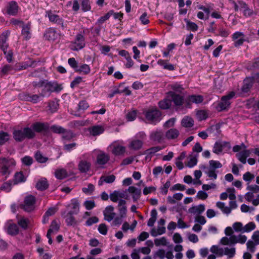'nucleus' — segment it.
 Masks as SVG:
<instances>
[{"mask_svg":"<svg viewBox=\"0 0 259 259\" xmlns=\"http://www.w3.org/2000/svg\"><path fill=\"white\" fill-rule=\"evenodd\" d=\"M91 71V68L89 65L87 64H82L80 66H78L76 69V72L83 74L84 75H87L90 73Z\"/></svg>","mask_w":259,"mask_h":259,"instance_id":"34","label":"nucleus"},{"mask_svg":"<svg viewBox=\"0 0 259 259\" xmlns=\"http://www.w3.org/2000/svg\"><path fill=\"white\" fill-rule=\"evenodd\" d=\"M9 139V135L4 132H0V145L4 144Z\"/></svg>","mask_w":259,"mask_h":259,"instance_id":"46","label":"nucleus"},{"mask_svg":"<svg viewBox=\"0 0 259 259\" xmlns=\"http://www.w3.org/2000/svg\"><path fill=\"white\" fill-rule=\"evenodd\" d=\"M44 36L48 40H54L57 39L58 34L54 28H50L45 33Z\"/></svg>","mask_w":259,"mask_h":259,"instance_id":"26","label":"nucleus"},{"mask_svg":"<svg viewBox=\"0 0 259 259\" xmlns=\"http://www.w3.org/2000/svg\"><path fill=\"white\" fill-rule=\"evenodd\" d=\"M30 128L35 133L47 132L49 130V125L47 122H36L32 124Z\"/></svg>","mask_w":259,"mask_h":259,"instance_id":"10","label":"nucleus"},{"mask_svg":"<svg viewBox=\"0 0 259 259\" xmlns=\"http://www.w3.org/2000/svg\"><path fill=\"white\" fill-rule=\"evenodd\" d=\"M55 175L59 180L65 179L68 176L66 170L63 168L57 169L55 172Z\"/></svg>","mask_w":259,"mask_h":259,"instance_id":"38","label":"nucleus"},{"mask_svg":"<svg viewBox=\"0 0 259 259\" xmlns=\"http://www.w3.org/2000/svg\"><path fill=\"white\" fill-rule=\"evenodd\" d=\"M46 13V16L48 17L51 22L56 24L57 25L60 26L63 29L64 28L63 19L59 16L56 14L55 12L47 11Z\"/></svg>","mask_w":259,"mask_h":259,"instance_id":"8","label":"nucleus"},{"mask_svg":"<svg viewBox=\"0 0 259 259\" xmlns=\"http://www.w3.org/2000/svg\"><path fill=\"white\" fill-rule=\"evenodd\" d=\"M58 105V104L55 101L50 102L49 103L48 106L49 107V110L50 112L51 113H54L57 111Z\"/></svg>","mask_w":259,"mask_h":259,"instance_id":"56","label":"nucleus"},{"mask_svg":"<svg viewBox=\"0 0 259 259\" xmlns=\"http://www.w3.org/2000/svg\"><path fill=\"white\" fill-rule=\"evenodd\" d=\"M10 34V30H6L2 33L0 36V49L6 54V50H7L9 47V44L7 42L8 37Z\"/></svg>","mask_w":259,"mask_h":259,"instance_id":"11","label":"nucleus"},{"mask_svg":"<svg viewBox=\"0 0 259 259\" xmlns=\"http://www.w3.org/2000/svg\"><path fill=\"white\" fill-rule=\"evenodd\" d=\"M84 205L87 210H91L95 207V203L93 200H87L84 203Z\"/></svg>","mask_w":259,"mask_h":259,"instance_id":"63","label":"nucleus"},{"mask_svg":"<svg viewBox=\"0 0 259 259\" xmlns=\"http://www.w3.org/2000/svg\"><path fill=\"white\" fill-rule=\"evenodd\" d=\"M143 145V142L139 140H133L130 145V147L134 150H138L141 149Z\"/></svg>","mask_w":259,"mask_h":259,"instance_id":"39","label":"nucleus"},{"mask_svg":"<svg viewBox=\"0 0 259 259\" xmlns=\"http://www.w3.org/2000/svg\"><path fill=\"white\" fill-rule=\"evenodd\" d=\"M36 189L40 191L46 190L49 187V184L47 179L45 178H41L36 184Z\"/></svg>","mask_w":259,"mask_h":259,"instance_id":"27","label":"nucleus"},{"mask_svg":"<svg viewBox=\"0 0 259 259\" xmlns=\"http://www.w3.org/2000/svg\"><path fill=\"white\" fill-rule=\"evenodd\" d=\"M15 164V162L12 159L0 158V173L2 175L5 176V178H7L11 172L9 169L10 166Z\"/></svg>","mask_w":259,"mask_h":259,"instance_id":"5","label":"nucleus"},{"mask_svg":"<svg viewBox=\"0 0 259 259\" xmlns=\"http://www.w3.org/2000/svg\"><path fill=\"white\" fill-rule=\"evenodd\" d=\"M73 213L70 212H68L66 213V211L62 212L61 215L65 219V222L67 226H75L77 224V222L73 217Z\"/></svg>","mask_w":259,"mask_h":259,"instance_id":"14","label":"nucleus"},{"mask_svg":"<svg viewBox=\"0 0 259 259\" xmlns=\"http://www.w3.org/2000/svg\"><path fill=\"white\" fill-rule=\"evenodd\" d=\"M99 222V219L97 217H93L89 218L85 222V225L87 226H91L94 224H96Z\"/></svg>","mask_w":259,"mask_h":259,"instance_id":"59","label":"nucleus"},{"mask_svg":"<svg viewBox=\"0 0 259 259\" xmlns=\"http://www.w3.org/2000/svg\"><path fill=\"white\" fill-rule=\"evenodd\" d=\"M179 131L176 128H170L165 133V137L168 140L176 139L179 135Z\"/></svg>","mask_w":259,"mask_h":259,"instance_id":"28","label":"nucleus"},{"mask_svg":"<svg viewBox=\"0 0 259 259\" xmlns=\"http://www.w3.org/2000/svg\"><path fill=\"white\" fill-rule=\"evenodd\" d=\"M249 67L250 69H259V57L254 58L249 63Z\"/></svg>","mask_w":259,"mask_h":259,"instance_id":"49","label":"nucleus"},{"mask_svg":"<svg viewBox=\"0 0 259 259\" xmlns=\"http://www.w3.org/2000/svg\"><path fill=\"white\" fill-rule=\"evenodd\" d=\"M85 39L81 33H77L73 41L70 42V49L74 51H78L84 48L85 46Z\"/></svg>","mask_w":259,"mask_h":259,"instance_id":"3","label":"nucleus"},{"mask_svg":"<svg viewBox=\"0 0 259 259\" xmlns=\"http://www.w3.org/2000/svg\"><path fill=\"white\" fill-rule=\"evenodd\" d=\"M255 243L252 240H248L246 243V246L247 247V249H249V250L253 253L255 251Z\"/></svg>","mask_w":259,"mask_h":259,"instance_id":"64","label":"nucleus"},{"mask_svg":"<svg viewBox=\"0 0 259 259\" xmlns=\"http://www.w3.org/2000/svg\"><path fill=\"white\" fill-rule=\"evenodd\" d=\"M161 115L160 111L156 108L149 109L145 114L146 120L154 124L161 120Z\"/></svg>","mask_w":259,"mask_h":259,"instance_id":"4","label":"nucleus"},{"mask_svg":"<svg viewBox=\"0 0 259 259\" xmlns=\"http://www.w3.org/2000/svg\"><path fill=\"white\" fill-rule=\"evenodd\" d=\"M72 208L73 210H71L69 212L77 214L79 210V204L78 202L76 200H73L71 201Z\"/></svg>","mask_w":259,"mask_h":259,"instance_id":"42","label":"nucleus"},{"mask_svg":"<svg viewBox=\"0 0 259 259\" xmlns=\"http://www.w3.org/2000/svg\"><path fill=\"white\" fill-rule=\"evenodd\" d=\"M236 157L243 164L246 163L247 157H246L245 154L242 151L236 153Z\"/></svg>","mask_w":259,"mask_h":259,"instance_id":"52","label":"nucleus"},{"mask_svg":"<svg viewBox=\"0 0 259 259\" xmlns=\"http://www.w3.org/2000/svg\"><path fill=\"white\" fill-rule=\"evenodd\" d=\"M186 189V186L181 184H177L174 185L172 187L170 188L171 191L176 190L184 191Z\"/></svg>","mask_w":259,"mask_h":259,"instance_id":"61","label":"nucleus"},{"mask_svg":"<svg viewBox=\"0 0 259 259\" xmlns=\"http://www.w3.org/2000/svg\"><path fill=\"white\" fill-rule=\"evenodd\" d=\"M219 34L215 33V36H221L223 37H227L230 34V31L223 28H220Z\"/></svg>","mask_w":259,"mask_h":259,"instance_id":"57","label":"nucleus"},{"mask_svg":"<svg viewBox=\"0 0 259 259\" xmlns=\"http://www.w3.org/2000/svg\"><path fill=\"white\" fill-rule=\"evenodd\" d=\"M30 29V23H28L26 24H23L21 34L24 36V38L26 40H29L31 38Z\"/></svg>","mask_w":259,"mask_h":259,"instance_id":"21","label":"nucleus"},{"mask_svg":"<svg viewBox=\"0 0 259 259\" xmlns=\"http://www.w3.org/2000/svg\"><path fill=\"white\" fill-rule=\"evenodd\" d=\"M209 167L211 168H214L215 170L216 168H219L222 167V164L219 161L211 160L209 161Z\"/></svg>","mask_w":259,"mask_h":259,"instance_id":"53","label":"nucleus"},{"mask_svg":"<svg viewBox=\"0 0 259 259\" xmlns=\"http://www.w3.org/2000/svg\"><path fill=\"white\" fill-rule=\"evenodd\" d=\"M255 228V224L253 222H249L243 227V233L249 232L253 230Z\"/></svg>","mask_w":259,"mask_h":259,"instance_id":"47","label":"nucleus"},{"mask_svg":"<svg viewBox=\"0 0 259 259\" xmlns=\"http://www.w3.org/2000/svg\"><path fill=\"white\" fill-rule=\"evenodd\" d=\"M109 159V156L107 154L102 152L97 155V162L99 165H104L108 162Z\"/></svg>","mask_w":259,"mask_h":259,"instance_id":"24","label":"nucleus"},{"mask_svg":"<svg viewBox=\"0 0 259 259\" xmlns=\"http://www.w3.org/2000/svg\"><path fill=\"white\" fill-rule=\"evenodd\" d=\"M41 96V93L39 95H30L26 94L24 95V99L26 101L32 102L33 103H36L43 99Z\"/></svg>","mask_w":259,"mask_h":259,"instance_id":"19","label":"nucleus"},{"mask_svg":"<svg viewBox=\"0 0 259 259\" xmlns=\"http://www.w3.org/2000/svg\"><path fill=\"white\" fill-rule=\"evenodd\" d=\"M19 229L16 224H10L7 228V233L11 235H16L19 233Z\"/></svg>","mask_w":259,"mask_h":259,"instance_id":"31","label":"nucleus"},{"mask_svg":"<svg viewBox=\"0 0 259 259\" xmlns=\"http://www.w3.org/2000/svg\"><path fill=\"white\" fill-rule=\"evenodd\" d=\"M197 118L199 121L205 120L207 117V114L204 110H199L196 113Z\"/></svg>","mask_w":259,"mask_h":259,"instance_id":"45","label":"nucleus"},{"mask_svg":"<svg viewBox=\"0 0 259 259\" xmlns=\"http://www.w3.org/2000/svg\"><path fill=\"white\" fill-rule=\"evenodd\" d=\"M126 201L123 199H120L118 201V207L119 212V215L121 217H125L127 212V207L126 206Z\"/></svg>","mask_w":259,"mask_h":259,"instance_id":"25","label":"nucleus"},{"mask_svg":"<svg viewBox=\"0 0 259 259\" xmlns=\"http://www.w3.org/2000/svg\"><path fill=\"white\" fill-rule=\"evenodd\" d=\"M115 180V176L113 175L107 176H103L100 178L98 182V185L99 186H102L104 182L106 183H112L114 182Z\"/></svg>","mask_w":259,"mask_h":259,"instance_id":"29","label":"nucleus"},{"mask_svg":"<svg viewBox=\"0 0 259 259\" xmlns=\"http://www.w3.org/2000/svg\"><path fill=\"white\" fill-rule=\"evenodd\" d=\"M89 107L88 103L85 100L80 101L78 104V111H84Z\"/></svg>","mask_w":259,"mask_h":259,"instance_id":"50","label":"nucleus"},{"mask_svg":"<svg viewBox=\"0 0 259 259\" xmlns=\"http://www.w3.org/2000/svg\"><path fill=\"white\" fill-rule=\"evenodd\" d=\"M68 63L69 65L73 68L76 72V69L78 68V66L77 65V62L75 60L74 58H70L68 60Z\"/></svg>","mask_w":259,"mask_h":259,"instance_id":"62","label":"nucleus"},{"mask_svg":"<svg viewBox=\"0 0 259 259\" xmlns=\"http://www.w3.org/2000/svg\"><path fill=\"white\" fill-rule=\"evenodd\" d=\"M36 199L34 196L30 195L25 197L24 204L22 205L21 208L25 211L31 212L35 208V203Z\"/></svg>","mask_w":259,"mask_h":259,"instance_id":"7","label":"nucleus"},{"mask_svg":"<svg viewBox=\"0 0 259 259\" xmlns=\"http://www.w3.org/2000/svg\"><path fill=\"white\" fill-rule=\"evenodd\" d=\"M95 190V187L92 184H89L87 187L82 188L83 193L87 194H91Z\"/></svg>","mask_w":259,"mask_h":259,"instance_id":"51","label":"nucleus"},{"mask_svg":"<svg viewBox=\"0 0 259 259\" xmlns=\"http://www.w3.org/2000/svg\"><path fill=\"white\" fill-rule=\"evenodd\" d=\"M105 128L103 126L97 125L90 127L89 131L90 134L93 136H97L103 133Z\"/></svg>","mask_w":259,"mask_h":259,"instance_id":"17","label":"nucleus"},{"mask_svg":"<svg viewBox=\"0 0 259 259\" xmlns=\"http://www.w3.org/2000/svg\"><path fill=\"white\" fill-rule=\"evenodd\" d=\"M200 167L209 178L217 179V174H216L215 170H214V168H211L204 165H201Z\"/></svg>","mask_w":259,"mask_h":259,"instance_id":"22","label":"nucleus"},{"mask_svg":"<svg viewBox=\"0 0 259 259\" xmlns=\"http://www.w3.org/2000/svg\"><path fill=\"white\" fill-rule=\"evenodd\" d=\"M100 234L106 235L107 234L108 228L107 226L105 224H100L98 229Z\"/></svg>","mask_w":259,"mask_h":259,"instance_id":"60","label":"nucleus"},{"mask_svg":"<svg viewBox=\"0 0 259 259\" xmlns=\"http://www.w3.org/2000/svg\"><path fill=\"white\" fill-rule=\"evenodd\" d=\"M26 178L24 176L22 171L17 172L14 175V184L16 185L26 181Z\"/></svg>","mask_w":259,"mask_h":259,"instance_id":"32","label":"nucleus"},{"mask_svg":"<svg viewBox=\"0 0 259 259\" xmlns=\"http://www.w3.org/2000/svg\"><path fill=\"white\" fill-rule=\"evenodd\" d=\"M168 97L170 98V100H171V102L172 101L176 106H181L184 103L183 96L174 92H169Z\"/></svg>","mask_w":259,"mask_h":259,"instance_id":"16","label":"nucleus"},{"mask_svg":"<svg viewBox=\"0 0 259 259\" xmlns=\"http://www.w3.org/2000/svg\"><path fill=\"white\" fill-rule=\"evenodd\" d=\"M137 116V112L136 110H133L132 111L128 112V113L126 115V118L127 121H132L134 120Z\"/></svg>","mask_w":259,"mask_h":259,"instance_id":"58","label":"nucleus"},{"mask_svg":"<svg viewBox=\"0 0 259 259\" xmlns=\"http://www.w3.org/2000/svg\"><path fill=\"white\" fill-rule=\"evenodd\" d=\"M252 82L250 78L246 77L243 81V85L241 90L244 93H247L252 86Z\"/></svg>","mask_w":259,"mask_h":259,"instance_id":"35","label":"nucleus"},{"mask_svg":"<svg viewBox=\"0 0 259 259\" xmlns=\"http://www.w3.org/2000/svg\"><path fill=\"white\" fill-rule=\"evenodd\" d=\"M205 210L204 204H199L198 206H193L189 209V212L193 214H201Z\"/></svg>","mask_w":259,"mask_h":259,"instance_id":"33","label":"nucleus"},{"mask_svg":"<svg viewBox=\"0 0 259 259\" xmlns=\"http://www.w3.org/2000/svg\"><path fill=\"white\" fill-rule=\"evenodd\" d=\"M29 223V220L24 218H21L18 221V224L24 230H26L28 228Z\"/></svg>","mask_w":259,"mask_h":259,"instance_id":"41","label":"nucleus"},{"mask_svg":"<svg viewBox=\"0 0 259 259\" xmlns=\"http://www.w3.org/2000/svg\"><path fill=\"white\" fill-rule=\"evenodd\" d=\"M150 139L158 143H162L164 139V136L161 130H156L152 131L149 136Z\"/></svg>","mask_w":259,"mask_h":259,"instance_id":"13","label":"nucleus"},{"mask_svg":"<svg viewBox=\"0 0 259 259\" xmlns=\"http://www.w3.org/2000/svg\"><path fill=\"white\" fill-rule=\"evenodd\" d=\"M65 129L64 127L57 125H53L50 127V130L55 134H61L62 135L63 133L65 132Z\"/></svg>","mask_w":259,"mask_h":259,"instance_id":"40","label":"nucleus"},{"mask_svg":"<svg viewBox=\"0 0 259 259\" xmlns=\"http://www.w3.org/2000/svg\"><path fill=\"white\" fill-rule=\"evenodd\" d=\"M14 140L17 142H21L25 139H32L36 136V134L29 127H25L20 130H15L13 132Z\"/></svg>","mask_w":259,"mask_h":259,"instance_id":"1","label":"nucleus"},{"mask_svg":"<svg viewBox=\"0 0 259 259\" xmlns=\"http://www.w3.org/2000/svg\"><path fill=\"white\" fill-rule=\"evenodd\" d=\"M19 7L17 3L14 1L8 2L5 7L6 13L10 16H16L18 13Z\"/></svg>","mask_w":259,"mask_h":259,"instance_id":"9","label":"nucleus"},{"mask_svg":"<svg viewBox=\"0 0 259 259\" xmlns=\"http://www.w3.org/2000/svg\"><path fill=\"white\" fill-rule=\"evenodd\" d=\"M203 97L201 95H193L188 97L185 100L186 107L190 108L192 103L200 104L203 101Z\"/></svg>","mask_w":259,"mask_h":259,"instance_id":"12","label":"nucleus"},{"mask_svg":"<svg viewBox=\"0 0 259 259\" xmlns=\"http://www.w3.org/2000/svg\"><path fill=\"white\" fill-rule=\"evenodd\" d=\"M75 137V134L71 130L65 129V132L61 136V140L64 143L70 141Z\"/></svg>","mask_w":259,"mask_h":259,"instance_id":"23","label":"nucleus"},{"mask_svg":"<svg viewBox=\"0 0 259 259\" xmlns=\"http://www.w3.org/2000/svg\"><path fill=\"white\" fill-rule=\"evenodd\" d=\"M62 89L61 85L56 82H46L41 94L43 97H49L51 93L54 92H59Z\"/></svg>","mask_w":259,"mask_h":259,"instance_id":"2","label":"nucleus"},{"mask_svg":"<svg viewBox=\"0 0 259 259\" xmlns=\"http://www.w3.org/2000/svg\"><path fill=\"white\" fill-rule=\"evenodd\" d=\"M35 158L36 160L39 163L46 162L48 158L44 156L42 154L38 151L35 154Z\"/></svg>","mask_w":259,"mask_h":259,"instance_id":"44","label":"nucleus"},{"mask_svg":"<svg viewBox=\"0 0 259 259\" xmlns=\"http://www.w3.org/2000/svg\"><path fill=\"white\" fill-rule=\"evenodd\" d=\"M235 252H236V250H235V248H234V247H232L230 248H229L228 247H225L224 248V255H226L228 256V257H233L235 255Z\"/></svg>","mask_w":259,"mask_h":259,"instance_id":"43","label":"nucleus"},{"mask_svg":"<svg viewBox=\"0 0 259 259\" xmlns=\"http://www.w3.org/2000/svg\"><path fill=\"white\" fill-rule=\"evenodd\" d=\"M227 143L222 141L216 142L213 148V152L217 154H219L223 151V148L226 146Z\"/></svg>","mask_w":259,"mask_h":259,"instance_id":"30","label":"nucleus"},{"mask_svg":"<svg viewBox=\"0 0 259 259\" xmlns=\"http://www.w3.org/2000/svg\"><path fill=\"white\" fill-rule=\"evenodd\" d=\"M159 107L162 109H169L171 105V100L170 99H165L160 101L158 103Z\"/></svg>","mask_w":259,"mask_h":259,"instance_id":"36","label":"nucleus"},{"mask_svg":"<svg viewBox=\"0 0 259 259\" xmlns=\"http://www.w3.org/2000/svg\"><path fill=\"white\" fill-rule=\"evenodd\" d=\"M111 152L115 155H120L123 154L125 151V148L124 146L119 144H112L108 147Z\"/></svg>","mask_w":259,"mask_h":259,"instance_id":"15","label":"nucleus"},{"mask_svg":"<svg viewBox=\"0 0 259 259\" xmlns=\"http://www.w3.org/2000/svg\"><path fill=\"white\" fill-rule=\"evenodd\" d=\"M127 191L133 194L132 198L135 202L137 201L141 195V189L137 188L134 186H130L127 189Z\"/></svg>","mask_w":259,"mask_h":259,"instance_id":"18","label":"nucleus"},{"mask_svg":"<svg viewBox=\"0 0 259 259\" xmlns=\"http://www.w3.org/2000/svg\"><path fill=\"white\" fill-rule=\"evenodd\" d=\"M181 124L184 127H191L194 125V120L191 117L186 116L182 120Z\"/></svg>","mask_w":259,"mask_h":259,"instance_id":"37","label":"nucleus"},{"mask_svg":"<svg viewBox=\"0 0 259 259\" xmlns=\"http://www.w3.org/2000/svg\"><path fill=\"white\" fill-rule=\"evenodd\" d=\"M165 232V228L163 226L158 227L157 232L154 229L151 231V235L153 236H156L157 235H162Z\"/></svg>","mask_w":259,"mask_h":259,"instance_id":"48","label":"nucleus"},{"mask_svg":"<svg viewBox=\"0 0 259 259\" xmlns=\"http://www.w3.org/2000/svg\"><path fill=\"white\" fill-rule=\"evenodd\" d=\"M254 175L251 172L247 171L243 175V179L244 181L250 183L252 180L254 178Z\"/></svg>","mask_w":259,"mask_h":259,"instance_id":"55","label":"nucleus"},{"mask_svg":"<svg viewBox=\"0 0 259 259\" xmlns=\"http://www.w3.org/2000/svg\"><path fill=\"white\" fill-rule=\"evenodd\" d=\"M91 163L86 160H81L78 163V168L82 173H86L91 168Z\"/></svg>","mask_w":259,"mask_h":259,"instance_id":"20","label":"nucleus"},{"mask_svg":"<svg viewBox=\"0 0 259 259\" xmlns=\"http://www.w3.org/2000/svg\"><path fill=\"white\" fill-rule=\"evenodd\" d=\"M235 94L234 92H231L228 95L223 96L221 102L218 104V109L219 111H223L229 108L231 104L229 100L234 97Z\"/></svg>","mask_w":259,"mask_h":259,"instance_id":"6","label":"nucleus"},{"mask_svg":"<svg viewBox=\"0 0 259 259\" xmlns=\"http://www.w3.org/2000/svg\"><path fill=\"white\" fill-rule=\"evenodd\" d=\"M22 163L27 166L31 165L33 161V158L29 156H25L21 159Z\"/></svg>","mask_w":259,"mask_h":259,"instance_id":"54","label":"nucleus"}]
</instances>
